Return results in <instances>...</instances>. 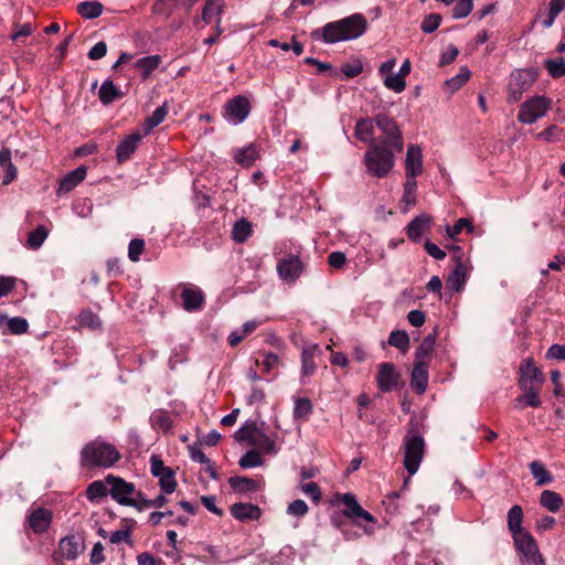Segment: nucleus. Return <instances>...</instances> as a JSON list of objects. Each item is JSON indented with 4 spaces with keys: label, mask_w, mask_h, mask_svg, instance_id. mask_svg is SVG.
<instances>
[{
    "label": "nucleus",
    "mask_w": 565,
    "mask_h": 565,
    "mask_svg": "<svg viewBox=\"0 0 565 565\" xmlns=\"http://www.w3.org/2000/svg\"><path fill=\"white\" fill-rule=\"evenodd\" d=\"M367 30V20L362 13H353L347 18L329 22L321 29L312 31L311 36L324 43L351 41L362 36Z\"/></svg>",
    "instance_id": "obj_1"
},
{
    "label": "nucleus",
    "mask_w": 565,
    "mask_h": 565,
    "mask_svg": "<svg viewBox=\"0 0 565 565\" xmlns=\"http://www.w3.org/2000/svg\"><path fill=\"white\" fill-rule=\"evenodd\" d=\"M394 149L390 146L371 142L364 156L367 172L376 178H384L394 167Z\"/></svg>",
    "instance_id": "obj_2"
},
{
    "label": "nucleus",
    "mask_w": 565,
    "mask_h": 565,
    "mask_svg": "<svg viewBox=\"0 0 565 565\" xmlns=\"http://www.w3.org/2000/svg\"><path fill=\"white\" fill-rule=\"evenodd\" d=\"M81 457L85 467L108 468L119 460L120 454L113 445L94 440L82 449Z\"/></svg>",
    "instance_id": "obj_3"
},
{
    "label": "nucleus",
    "mask_w": 565,
    "mask_h": 565,
    "mask_svg": "<svg viewBox=\"0 0 565 565\" xmlns=\"http://www.w3.org/2000/svg\"><path fill=\"white\" fill-rule=\"evenodd\" d=\"M403 448L404 467L409 473V477L404 481L406 484L409 478L417 472L420 466L425 451V440L420 435L409 430L404 437Z\"/></svg>",
    "instance_id": "obj_4"
},
{
    "label": "nucleus",
    "mask_w": 565,
    "mask_h": 565,
    "mask_svg": "<svg viewBox=\"0 0 565 565\" xmlns=\"http://www.w3.org/2000/svg\"><path fill=\"white\" fill-rule=\"evenodd\" d=\"M552 107V99L546 96L536 95L526 99L518 114V120L522 124L532 125L544 117Z\"/></svg>",
    "instance_id": "obj_5"
},
{
    "label": "nucleus",
    "mask_w": 565,
    "mask_h": 565,
    "mask_svg": "<svg viewBox=\"0 0 565 565\" xmlns=\"http://www.w3.org/2000/svg\"><path fill=\"white\" fill-rule=\"evenodd\" d=\"M105 482L109 486V494L116 502L121 505L137 507L135 499L137 490L134 483L113 475H108Z\"/></svg>",
    "instance_id": "obj_6"
},
{
    "label": "nucleus",
    "mask_w": 565,
    "mask_h": 565,
    "mask_svg": "<svg viewBox=\"0 0 565 565\" xmlns=\"http://www.w3.org/2000/svg\"><path fill=\"white\" fill-rule=\"evenodd\" d=\"M536 81V73L531 70H514L508 84V102L518 103L525 90Z\"/></svg>",
    "instance_id": "obj_7"
},
{
    "label": "nucleus",
    "mask_w": 565,
    "mask_h": 565,
    "mask_svg": "<svg viewBox=\"0 0 565 565\" xmlns=\"http://www.w3.org/2000/svg\"><path fill=\"white\" fill-rule=\"evenodd\" d=\"M516 551L527 565H545V561L539 551L537 544L530 532L513 537Z\"/></svg>",
    "instance_id": "obj_8"
},
{
    "label": "nucleus",
    "mask_w": 565,
    "mask_h": 565,
    "mask_svg": "<svg viewBox=\"0 0 565 565\" xmlns=\"http://www.w3.org/2000/svg\"><path fill=\"white\" fill-rule=\"evenodd\" d=\"M303 263L297 255H286L277 260L278 277L286 284H294L302 274Z\"/></svg>",
    "instance_id": "obj_9"
},
{
    "label": "nucleus",
    "mask_w": 565,
    "mask_h": 565,
    "mask_svg": "<svg viewBox=\"0 0 565 565\" xmlns=\"http://www.w3.org/2000/svg\"><path fill=\"white\" fill-rule=\"evenodd\" d=\"M375 122L377 128L385 135V139L381 143L390 146L392 149L401 152L404 143L402 132L396 122L385 115H377Z\"/></svg>",
    "instance_id": "obj_10"
},
{
    "label": "nucleus",
    "mask_w": 565,
    "mask_h": 565,
    "mask_svg": "<svg viewBox=\"0 0 565 565\" xmlns=\"http://www.w3.org/2000/svg\"><path fill=\"white\" fill-rule=\"evenodd\" d=\"M85 547L84 536L72 533L60 540L58 554L63 559L75 561L84 553Z\"/></svg>",
    "instance_id": "obj_11"
},
{
    "label": "nucleus",
    "mask_w": 565,
    "mask_h": 565,
    "mask_svg": "<svg viewBox=\"0 0 565 565\" xmlns=\"http://www.w3.org/2000/svg\"><path fill=\"white\" fill-rule=\"evenodd\" d=\"M250 111L249 100L244 96L230 99L224 107V118L233 124H242Z\"/></svg>",
    "instance_id": "obj_12"
},
{
    "label": "nucleus",
    "mask_w": 565,
    "mask_h": 565,
    "mask_svg": "<svg viewBox=\"0 0 565 565\" xmlns=\"http://www.w3.org/2000/svg\"><path fill=\"white\" fill-rule=\"evenodd\" d=\"M341 502L344 504L343 514L350 519H362L365 522L374 523V516L364 510L356 501L354 494L348 492L340 497Z\"/></svg>",
    "instance_id": "obj_13"
},
{
    "label": "nucleus",
    "mask_w": 565,
    "mask_h": 565,
    "mask_svg": "<svg viewBox=\"0 0 565 565\" xmlns=\"http://www.w3.org/2000/svg\"><path fill=\"white\" fill-rule=\"evenodd\" d=\"M451 249L455 252L454 257L457 264L448 277V284L455 291H460L468 278V267L461 260V248L459 246H452Z\"/></svg>",
    "instance_id": "obj_14"
},
{
    "label": "nucleus",
    "mask_w": 565,
    "mask_h": 565,
    "mask_svg": "<svg viewBox=\"0 0 565 565\" xmlns=\"http://www.w3.org/2000/svg\"><path fill=\"white\" fill-rule=\"evenodd\" d=\"M401 375L392 363H381L377 373V386L382 392H391L398 383Z\"/></svg>",
    "instance_id": "obj_15"
},
{
    "label": "nucleus",
    "mask_w": 565,
    "mask_h": 565,
    "mask_svg": "<svg viewBox=\"0 0 565 565\" xmlns=\"http://www.w3.org/2000/svg\"><path fill=\"white\" fill-rule=\"evenodd\" d=\"M543 372L534 365L533 359H526L520 365V385L524 384V382L530 386H539L542 387L544 382Z\"/></svg>",
    "instance_id": "obj_16"
},
{
    "label": "nucleus",
    "mask_w": 565,
    "mask_h": 565,
    "mask_svg": "<svg viewBox=\"0 0 565 565\" xmlns=\"http://www.w3.org/2000/svg\"><path fill=\"white\" fill-rule=\"evenodd\" d=\"M431 222L427 214L417 215L406 226L407 237L414 243H419L423 235L429 231Z\"/></svg>",
    "instance_id": "obj_17"
},
{
    "label": "nucleus",
    "mask_w": 565,
    "mask_h": 565,
    "mask_svg": "<svg viewBox=\"0 0 565 565\" xmlns=\"http://www.w3.org/2000/svg\"><path fill=\"white\" fill-rule=\"evenodd\" d=\"M146 135L136 131L129 136H127L125 139H122L117 148H116V158L118 162H125L127 161L131 154L136 151L138 148L140 141Z\"/></svg>",
    "instance_id": "obj_18"
},
{
    "label": "nucleus",
    "mask_w": 565,
    "mask_h": 565,
    "mask_svg": "<svg viewBox=\"0 0 565 565\" xmlns=\"http://www.w3.org/2000/svg\"><path fill=\"white\" fill-rule=\"evenodd\" d=\"M406 179L416 178L423 172V154L422 149L417 145H411L407 149L406 160Z\"/></svg>",
    "instance_id": "obj_19"
},
{
    "label": "nucleus",
    "mask_w": 565,
    "mask_h": 565,
    "mask_svg": "<svg viewBox=\"0 0 565 565\" xmlns=\"http://www.w3.org/2000/svg\"><path fill=\"white\" fill-rule=\"evenodd\" d=\"M320 353V349L317 344H310L302 349L301 352V383H306V379L315 374L317 365L315 363V356Z\"/></svg>",
    "instance_id": "obj_20"
},
{
    "label": "nucleus",
    "mask_w": 565,
    "mask_h": 565,
    "mask_svg": "<svg viewBox=\"0 0 565 565\" xmlns=\"http://www.w3.org/2000/svg\"><path fill=\"white\" fill-rule=\"evenodd\" d=\"M53 514L50 510L38 508L29 515V526L34 533H44L52 522Z\"/></svg>",
    "instance_id": "obj_21"
},
{
    "label": "nucleus",
    "mask_w": 565,
    "mask_h": 565,
    "mask_svg": "<svg viewBox=\"0 0 565 565\" xmlns=\"http://www.w3.org/2000/svg\"><path fill=\"white\" fill-rule=\"evenodd\" d=\"M428 385V362H415L413 371H412V379H411V386L417 394H423Z\"/></svg>",
    "instance_id": "obj_22"
},
{
    "label": "nucleus",
    "mask_w": 565,
    "mask_h": 565,
    "mask_svg": "<svg viewBox=\"0 0 565 565\" xmlns=\"http://www.w3.org/2000/svg\"><path fill=\"white\" fill-rule=\"evenodd\" d=\"M231 514L241 522L258 520L260 518V509L252 503H234L231 507Z\"/></svg>",
    "instance_id": "obj_23"
},
{
    "label": "nucleus",
    "mask_w": 565,
    "mask_h": 565,
    "mask_svg": "<svg viewBox=\"0 0 565 565\" xmlns=\"http://www.w3.org/2000/svg\"><path fill=\"white\" fill-rule=\"evenodd\" d=\"M87 170L84 166L77 167L70 173H67L61 181L58 186V194L67 193L72 191L77 184H79L86 177Z\"/></svg>",
    "instance_id": "obj_24"
},
{
    "label": "nucleus",
    "mask_w": 565,
    "mask_h": 565,
    "mask_svg": "<svg viewBox=\"0 0 565 565\" xmlns=\"http://www.w3.org/2000/svg\"><path fill=\"white\" fill-rule=\"evenodd\" d=\"M181 299L186 311L198 310L204 301L203 292L196 287H185L181 292Z\"/></svg>",
    "instance_id": "obj_25"
},
{
    "label": "nucleus",
    "mask_w": 565,
    "mask_h": 565,
    "mask_svg": "<svg viewBox=\"0 0 565 565\" xmlns=\"http://www.w3.org/2000/svg\"><path fill=\"white\" fill-rule=\"evenodd\" d=\"M0 167L4 171L2 184H10L17 179L18 170L12 162V152L9 148H2L0 151Z\"/></svg>",
    "instance_id": "obj_26"
},
{
    "label": "nucleus",
    "mask_w": 565,
    "mask_h": 565,
    "mask_svg": "<svg viewBox=\"0 0 565 565\" xmlns=\"http://www.w3.org/2000/svg\"><path fill=\"white\" fill-rule=\"evenodd\" d=\"M231 488L238 493L256 491L262 486V480H256L243 476L231 477L228 480Z\"/></svg>",
    "instance_id": "obj_27"
},
{
    "label": "nucleus",
    "mask_w": 565,
    "mask_h": 565,
    "mask_svg": "<svg viewBox=\"0 0 565 565\" xmlns=\"http://www.w3.org/2000/svg\"><path fill=\"white\" fill-rule=\"evenodd\" d=\"M374 120L372 118H361L355 125L354 136L362 142L371 145L376 142L373 138Z\"/></svg>",
    "instance_id": "obj_28"
},
{
    "label": "nucleus",
    "mask_w": 565,
    "mask_h": 565,
    "mask_svg": "<svg viewBox=\"0 0 565 565\" xmlns=\"http://www.w3.org/2000/svg\"><path fill=\"white\" fill-rule=\"evenodd\" d=\"M523 510L520 505H513L508 512V527L512 537L519 534L527 533L529 531L522 529Z\"/></svg>",
    "instance_id": "obj_29"
},
{
    "label": "nucleus",
    "mask_w": 565,
    "mask_h": 565,
    "mask_svg": "<svg viewBox=\"0 0 565 565\" xmlns=\"http://www.w3.org/2000/svg\"><path fill=\"white\" fill-rule=\"evenodd\" d=\"M122 95V92L110 79L105 81L98 92V97L103 105H109L120 99Z\"/></svg>",
    "instance_id": "obj_30"
},
{
    "label": "nucleus",
    "mask_w": 565,
    "mask_h": 565,
    "mask_svg": "<svg viewBox=\"0 0 565 565\" xmlns=\"http://www.w3.org/2000/svg\"><path fill=\"white\" fill-rule=\"evenodd\" d=\"M259 153L257 147L254 143H249L246 147L235 150L234 160L243 166L250 167L258 159Z\"/></svg>",
    "instance_id": "obj_31"
},
{
    "label": "nucleus",
    "mask_w": 565,
    "mask_h": 565,
    "mask_svg": "<svg viewBox=\"0 0 565 565\" xmlns=\"http://www.w3.org/2000/svg\"><path fill=\"white\" fill-rule=\"evenodd\" d=\"M223 7L224 0H207L202 11L203 21L206 24L216 21L217 25H220V15Z\"/></svg>",
    "instance_id": "obj_32"
},
{
    "label": "nucleus",
    "mask_w": 565,
    "mask_h": 565,
    "mask_svg": "<svg viewBox=\"0 0 565 565\" xmlns=\"http://www.w3.org/2000/svg\"><path fill=\"white\" fill-rule=\"evenodd\" d=\"M520 388L523 391V394L516 398L518 403H524L526 406L530 407H540L542 404V401L539 396L541 387L536 386H530L525 382L524 384L520 385Z\"/></svg>",
    "instance_id": "obj_33"
},
{
    "label": "nucleus",
    "mask_w": 565,
    "mask_h": 565,
    "mask_svg": "<svg viewBox=\"0 0 565 565\" xmlns=\"http://www.w3.org/2000/svg\"><path fill=\"white\" fill-rule=\"evenodd\" d=\"M161 63L160 55H149L140 57L135 62V67L140 71L142 78H147L150 74L159 67Z\"/></svg>",
    "instance_id": "obj_34"
},
{
    "label": "nucleus",
    "mask_w": 565,
    "mask_h": 565,
    "mask_svg": "<svg viewBox=\"0 0 565 565\" xmlns=\"http://www.w3.org/2000/svg\"><path fill=\"white\" fill-rule=\"evenodd\" d=\"M563 498L559 493L552 490H544L540 497V503L550 512H557L563 505Z\"/></svg>",
    "instance_id": "obj_35"
},
{
    "label": "nucleus",
    "mask_w": 565,
    "mask_h": 565,
    "mask_svg": "<svg viewBox=\"0 0 565 565\" xmlns=\"http://www.w3.org/2000/svg\"><path fill=\"white\" fill-rule=\"evenodd\" d=\"M104 6L99 1H83L77 4V12L84 19H96L102 15Z\"/></svg>",
    "instance_id": "obj_36"
},
{
    "label": "nucleus",
    "mask_w": 565,
    "mask_h": 565,
    "mask_svg": "<svg viewBox=\"0 0 565 565\" xmlns=\"http://www.w3.org/2000/svg\"><path fill=\"white\" fill-rule=\"evenodd\" d=\"M258 326L259 322L256 320L246 321L241 329L234 330L230 333L228 344L231 347H236L244 338L253 333Z\"/></svg>",
    "instance_id": "obj_37"
},
{
    "label": "nucleus",
    "mask_w": 565,
    "mask_h": 565,
    "mask_svg": "<svg viewBox=\"0 0 565 565\" xmlns=\"http://www.w3.org/2000/svg\"><path fill=\"white\" fill-rule=\"evenodd\" d=\"M529 468L533 478L536 480L537 486L548 484L553 481L552 473L545 468V466L539 461L533 460L530 462Z\"/></svg>",
    "instance_id": "obj_38"
},
{
    "label": "nucleus",
    "mask_w": 565,
    "mask_h": 565,
    "mask_svg": "<svg viewBox=\"0 0 565 565\" xmlns=\"http://www.w3.org/2000/svg\"><path fill=\"white\" fill-rule=\"evenodd\" d=\"M168 115V106L167 103H163L162 106L158 107L149 117L146 118L143 124V135L150 134V131L159 126Z\"/></svg>",
    "instance_id": "obj_39"
},
{
    "label": "nucleus",
    "mask_w": 565,
    "mask_h": 565,
    "mask_svg": "<svg viewBox=\"0 0 565 565\" xmlns=\"http://www.w3.org/2000/svg\"><path fill=\"white\" fill-rule=\"evenodd\" d=\"M257 430V424L253 420H247L238 430L235 431L234 438L238 443H247L252 446Z\"/></svg>",
    "instance_id": "obj_40"
},
{
    "label": "nucleus",
    "mask_w": 565,
    "mask_h": 565,
    "mask_svg": "<svg viewBox=\"0 0 565 565\" xmlns=\"http://www.w3.org/2000/svg\"><path fill=\"white\" fill-rule=\"evenodd\" d=\"M435 343V335L428 334L427 337H425L415 352L416 362H428L427 360L434 352Z\"/></svg>",
    "instance_id": "obj_41"
},
{
    "label": "nucleus",
    "mask_w": 565,
    "mask_h": 565,
    "mask_svg": "<svg viewBox=\"0 0 565 565\" xmlns=\"http://www.w3.org/2000/svg\"><path fill=\"white\" fill-rule=\"evenodd\" d=\"M252 224L246 218L238 220L232 230L233 239L236 243H244L252 235Z\"/></svg>",
    "instance_id": "obj_42"
},
{
    "label": "nucleus",
    "mask_w": 565,
    "mask_h": 565,
    "mask_svg": "<svg viewBox=\"0 0 565 565\" xmlns=\"http://www.w3.org/2000/svg\"><path fill=\"white\" fill-rule=\"evenodd\" d=\"M252 446L257 447L262 451L267 452V454H276L277 452L276 443L269 436H267L259 429L257 430L256 436L253 439Z\"/></svg>",
    "instance_id": "obj_43"
},
{
    "label": "nucleus",
    "mask_w": 565,
    "mask_h": 565,
    "mask_svg": "<svg viewBox=\"0 0 565 565\" xmlns=\"http://www.w3.org/2000/svg\"><path fill=\"white\" fill-rule=\"evenodd\" d=\"M388 344L402 352H406L409 348V337L404 330L392 331L388 337Z\"/></svg>",
    "instance_id": "obj_44"
},
{
    "label": "nucleus",
    "mask_w": 565,
    "mask_h": 565,
    "mask_svg": "<svg viewBox=\"0 0 565 565\" xmlns=\"http://www.w3.org/2000/svg\"><path fill=\"white\" fill-rule=\"evenodd\" d=\"M256 364L262 367L265 373L276 371L280 364V359L276 353H264L260 359L256 360Z\"/></svg>",
    "instance_id": "obj_45"
},
{
    "label": "nucleus",
    "mask_w": 565,
    "mask_h": 565,
    "mask_svg": "<svg viewBox=\"0 0 565 565\" xmlns=\"http://www.w3.org/2000/svg\"><path fill=\"white\" fill-rule=\"evenodd\" d=\"M544 66L553 78H559L565 75V60L563 57L546 58Z\"/></svg>",
    "instance_id": "obj_46"
},
{
    "label": "nucleus",
    "mask_w": 565,
    "mask_h": 565,
    "mask_svg": "<svg viewBox=\"0 0 565 565\" xmlns=\"http://www.w3.org/2000/svg\"><path fill=\"white\" fill-rule=\"evenodd\" d=\"M49 235L47 230L43 225H39L28 236V247L31 249H38L42 246Z\"/></svg>",
    "instance_id": "obj_47"
},
{
    "label": "nucleus",
    "mask_w": 565,
    "mask_h": 565,
    "mask_svg": "<svg viewBox=\"0 0 565 565\" xmlns=\"http://www.w3.org/2000/svg\"><path fill=\"white\" fill-rule=\"evenodd\" d=\"M107 493H109V489H107V486L100 480L92 482L86 489V498L89 501H97L106 497Z\"/></svg>",
    "instance_id": "obj_48"
},
{
    "label": "nucleus",
    "mask_w": 565,
    "mask_h": 565,
    "mask_svg": "<svg viewBox=\"0 0 565 565\" xmlns=\"http://www.w3.org/2000/svg\"><path fill=\"white\" fill-rule=\"evenodd\" d=\"M244 469L260 467L264 463L260 455L256 450H248L238 461Z\"/></svg>",
    "instance_id": "obj_49"
},
{
    "label": "nucleus",
    "mask_w": 565,
    "mask_h": 565,
    "mask_svg": "<svg viewBox=\"0 0 565 565\" xmlns=\"http://www.w3.org/2000/svg\"><path fill=\"white\" fill-rule=\"evenodd\" d=\"M417 182L415 178L406 179L402 201L411 206L416 203Z\"/></svg>",
    "instance_id": "obj_50"
},
{
    "label": "nucleus",
    "mask_w": 565,
    "mask_h": 565,
    "mask_svg": "<svg viewBox=\"0 0 565 565\" xmlns=\"http://www.w3.org/2000/svg\"><path fill=\"white\" fill-rule=\"evenodd\" d=\"M383 84L386 88H388L397 94L402 93L406 87L405 79L397 73L388 74L387 76H385L383 79Z\"/></svg>",
    "instance_id": "obj_51"
},
{
    "label": "nucleus",
    "mask_w": 565,
    "mask_h": 565,
    "mask_svg": "<svg viewBox=\"0 0 565 565\" xmlns=\"http://www.w3.org/2000/svg\"><path fill=\"white\" fill-rule=\"evenodd\" d=\"M471 72L468 67L462 66L459 71V73L447 79L446 85L452 90L459 89L469 78H470Z\"/></svg>",
    "instance_id": "obj_52"
},
{
    "label": "nucleus",
    "mask_w": 565,
    "mask_h": 565,
    "mask_svg": "<svg viewBox=\"0 0 565 565\" xmlns=\"http://www.w3.org/2000/svg\"><path fill=\"white\" fill-rule=\"evenodd\" d=\"M157 478H159L160 488L164 493L170 494L175 490L177 481L174 478V472L171 468Z\"/></svg>",
    "instance_id": "obj_53"
},
{
    "label": "nucleus",
    "mask_w": 565,
    "mask_h": 565,
    "mask_svg": "<svg viewBox=\"0 0 565 565\" xmlns=\"http://www.w3.org/2000/svg\"><path fill=\"white\" fill-rule=\"evenodd\" d=\"M29 323L26 319L21 317L10 318L7 321L8 333L10 334H23L28 331Z\"/></svg>",
    "instance_id": "obj_54"
},
{
    "label": "nucleus",
    "mask_w": 565,
    "mask_h": 565,
    "mask_svg": "<svg viewBox=\"0 0 565 565\" xmlns=\"http://www.w3.org/2000/svg\"><path fill=\"white\" fill-rule=\"evenodd\" d=\"M441 23V15L439 13H429L426 15L420 24V30L424 33L430 34L435 32Z\"/></svg>",
    "instance_id": "obj_55"
},
{
    "label": "nucleus",
    "mask_w": 565,
    "mask_h": 565,
    "mask_svg": "<svg viewBox=\"0 0 565 565\" xmlns=\"http://www.w3.org/2000/svg\"><path fill=\"white\" fill-rule=\"evenodd\" d=\"M312 412V404L308 398H298L295 401L294 416L306 419Z\"/></svg>",
    "instance_id": "obj_56"
},
{
    "label": "nucleus",
    "mask_w": 565,
    "mask_h": 565,
    "mask_svg": "<svg viewBox=\"0 0 565 565\" xmlns=\"http://www.w3.org/2000/svg\"><path fill=\"white\" fill-rule=\"evenodd\" d=\"M463 228H467L469 233L473 231V226L468 218L461 217L459 218L454 226H447L446 233L451 238L455 239L457 235H459Z\"/></svg>",
    "instance_id": "obj_57"
},
{
    "label": "nucleus",
    "mask_w": 565,
    "mask_h": 565,
    "mask_svg": "<svg viewBox=\"0 0 565 565\" xmlns=\"http://www.w3.org/2000/svg\"><path fill=\"white\" fill-rule=\"evenodd\" d=\"M190 457L193 461L207 465V471L212 478H216V472L213 468L211 460L198 447H190Z\"/></svg>",
    "instance_id": "obj_58"
},
{
    "label": "nucleus",
    "mask_w": 565,
    "mask_h": 565,
    "mask_svg": "<svg viewBox=\"0 0 565 565\" xmlns=\"http://www.w3.org/2000/svg\"><path fill=\"white\" fill-rule=\"evenodd\" d=\"M473 9L472 0H458L452 9L454 19H462L468 17Z\"/></svg>",
    "instance_id": "obj_59"
},
{
    "label": "nucleus",
    "mask_w": 565,
    "mask_h": 565,
    "mask_svg": "<svg viewBox=\"0 0 565 565\" xmlns=\"http://www.w3.org/2000/svg\"><path fill=\"white\" fill-rule=\"evenodd\" d=\"M145 248V241L140 238H134L130 241L128 246V257L131 262L136 263L140 259V255Z\"/></svg>",
    "instance_id": "obj_60"
},
{
    "label": "nucleus",
    "mask_w": 565,
    "mask_h": 565,
    "mask_svg": "<svg viewBox=\"0 0 565 565\" xmlns=\"http://www.w3.org/2000/svg\"><path fill=\"white\" fill-rule=\"evenodd\" d=\"M308 505L303 500H295L287 507V514L301 518L308 513Z\"/></svg>",
    "instance_id": "obj_61"
},
{
    "label": "nucleus",
    "mask_w": 565,
    "mask_h": 565,
    "mask_svg": "<svg viewBox=\"0 0 565 565\" xmlns=\"http://www.w3.org/2000/svg\"><path fill=\"white\" fill-rule=\"evenodd\" d=\"M341 71L347 77H355L362 73L363 64L360 60H356L351 63L343 64Z\"/></svg>",
    "instance_id": "obj_62"
},
{
    "label": "nucleus",
    "mask_w": 565,
    "mask_h": 565,
    "mask_svg": "<svg viewBox=\"0 0 565 565\" xmlns=\"http://www.w3.org/2000/svg\"><path fill=\"white\" fill-rule=\"evenodd\" d=\"M300 489L305 494L309 495L312 499V501H315L316 503H318L320 501L321 491H320L319 486L316 482L302 483L300 486Z\"/></svg>",
    "instance_id": "obj_63"
},
{
    "label": "nucleus",
    "mask_w": 565,
    "mask_h": 565,
    "mask_svg": "<svg viewBox=\"0 0 565 565\" xmlns=\"http://www.w3.org/2000/svg\"><path fill=\"white\" fill-rule=\"evenodd\" d=\"M458 54V49L454 44H449L447 49L440 54L439 65L445 66L452 63Z\"/></svg>",
    "instance_id": "obj_64"
}]
</instances>
